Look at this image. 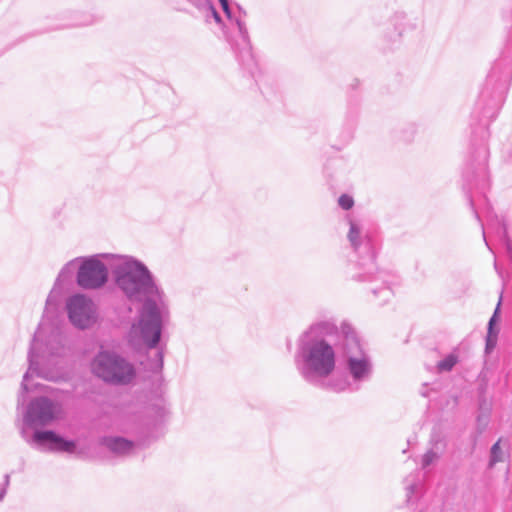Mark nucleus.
<instances>
[{
  "instance_id": "aec40b11",
  "label": "nucleus",
  "mask_w": 512,
  "mask_h": 512,
  "mask_svg": "<svg viewBox=\"0 0 512 512\" xmlns=\"http://www.w3.org/2000/svg\"><path fill=\"white\" fill-rule=\"evenodd\" d=\"M458 355L455 353L448 354L444 359L440 360L437 363V371L439 373L449 372L453 369V367L458 363Z\"/></svg>"
},
{
  "instance_id": "4468645a",
  "label": "nucleus",
  "mask_w": 512,
  "mask_h": 512,
  "mask_svg": "<svg viewBox=\"0 0 512 512\" xmlns=\"http://www.w3.org/2000/svg\"><path fill=\"white\" fill-rule=\"evenodd\" d=\"M102 444L112 453L118 456L131 455L136 446H145V441L134 442L121 436H107L102 439Z\"/></svg>"
},
{
  "instance_id": "a211bd4d",
  "label": "nucleus",
  "mask_w": 512,
  "mask_h": 512,
  "mask_svg": "<svg viewBox=\"0 0 512 512\" xmlns=\"http://www.w3.org/2000/svg\"><path fill=\"white\" fill-rule=\"evenodd\" d=\"M509 442L507 439L499 438L490 449V458L488 467L493 468L497 463L504 462Z\"/></svg>"
},
{
  "instance_id": "7c9ffc66",
  "label": "nucleus",
  "mask_w": 512,
  "mask_h": 512,
  "mask_svg": "<svg viewBox=\"0 0 512 512\" xmlns=\"http://www.w3.org/2000/svg\"><path fill=\"white\" fill-rule=\"evenodd\" d=\"M406 490H407V497H408V500L410 499L411 495L414 493V485H408L406 487Z\"/></svg>"
},
{
  "instance_id": "1a4fd4ad",
  "label": "nucleus",
  "mask_w": 512,
  "mask_h": 512,
  "mask_svg": "<svg viewBox=\"0 0 512 512\" xmlns=\"http://www.w3.org/2000/svg\"><path fill=\"white\" fill-rule=\"evenodd\" d=\"M112 253H99L91 256H80L79 267L76 273V284L84 290H98L103 288L110 275L108 256Z\"/></svg>"
},
{
  "instance_id": "0eeeda50",
  "label": "nucleus",
  "mask_w": 512,
  "mask_h": 512,
  "mask_svg": "<svg viewBox=\"0 0 512 512\" xmlns=\"http://www.w3.org/2000/svg\"><path fill=\"white\" fill-rule=\"evenodd\" d=\"M92 373L103 382L111 385L125 386L136 377L135 366L120 354L100 350L91 362Z\"/></svg>"
},
{
  "instance_id": "b1692460",
  "label": "nucleus",
  "mask_w": 512,
  "mask_h": 512,
  "mask_svg": "<svg viewBox=\"0 0 512 512\" xmlns=\"http://www.w3.org/2000/svg\"><path fill=\"white\" fill-rule=\"evenodd\" d=\"M500 305H501V298L499 299L498 304H497V306L495 308V311H494V313H493V315L490 318L489 323H488V333H490V334L498 333L497 331H494L493 326H494V324L496 322L497 315H498V312L500 310Z\"/></svg>"
},
{
  "instance_id": "393cba45",
  "label": "nucleus",
  "mask_w": 512,
  "mask_h": 512,
  "mask_svg": "<svg viewBox=\"0 0 512 512\" xmlns=\"http://www.w3.org/2000/svg\"><path fill=\"white\" fill-rule=\"evenodd\" d=\"M10 485V475L9 474H5L4 475V481L3 483L1 484L0 486V502L3 501L6 493H7V489Z\"/></svg>"
},
{
  "instance_id": "bb28decb",
  "label": "nucleus",
  "mask_w": 512,
  "mask_h": 512,
  "mask_svg": "<svg viewBox=\"0 0 512 512\" xmlns=\"http://www.w3.org/2000/svg\"><path fill=\"white\" fill-rule=\"evenodd\" d=\"M206 5L208 7V9L211 11L212 15H213V18L215 19V21L217 23H220L221 22V17L219 15V13L216 11V9L214 8V6L212 5V3L210 1H206Z\"/></svg>"
},
{
  "instance_id": "f8f14e48",
  "label": "nucleus",
  "mask_w": 512,
  "mask_h": 512,
  "mask_svg": "<svg viewBox=\"0 0 512 512\" xmlns=\"http://www.w3.org/2000/svg\"><path fill=\"white\" fill-rule=\"evenodd\" d=\"M66 310L71 324L85 330L97 322V308L91 298L84 294H74L66 301Z\"/></svg>"
},
{
  "instance_id": "473e14b6",
  "label": "nucleus",
  "mask_w": 512,
  "mask_h": 512,
  "mask_svg": "<svg viewBox=\"0 0 512 512\" xmlns=\"http://www.w3.org/2000/svg\"><path fill=\"white\" fill-rule=\"evenodd\" d=\"M64 27H65L64 25L63 26H57V27H55V29H61V28H64Z\"/></svg>"
},
{
  "instance_id": "6e6552de",
  "label": "nucleus",
  "mask_w": 512,
  "mask_h": 512,
  "mask_svg": "<svg viewBox=\"0 0 512 512\" xmlns=\"http://www.w3.org/2000/svg\"><path fill=\"white\" fill-rule=\"evenodd\" d=\"M487 159H488V151L485 145H480L476 151L473 160H469L467 162L465 169L463 171V178L465 182V188L468 189L467 199L469 201V205L476 217V219L480 222L483 237L487 247L492 251L489 242L486 240V232L484 229V225L480 219V214L478 211V207L476 204V200L471 193L472 189H476L479 191L483 199L485 200V191L489 188V175L487 168Z\"/></svg>"
},
{
  "instance_id": "412c9836",
  "label": "nucleus",
  "mask_w": 512,
  "mask_h": 512,
  "mask_svg": "<svg viewBox=\"0 0 512 512\" xmlns=\"http://www.w3.org/2000/svg\"><path fill=\"white\" fill-rule=\"evenodd\" d=\"M63 287L60 285H57V283H54L48 297L46 300V306L47 307H55L62 295Z\"/></svg>"
},
{
  "instance_id": "9b49d317",
  "label": "nucleus",
  "mask_w": 512,
  "mask_h": 512,
  "mask_svg": "<svg viewBox=\"0 0 512 512\" xmlns=\"http://www.w3.org/2000/svg\"><path fill=\"white\" fill-rule=\"evenodd\" d=\"M219 2L226 17L237 29V39H231L230 45L235 52L238 61L244 66H250L254 59L249 33L244 21L246 12L242 11L240 7H237L238 14L236 15L230 8L228 0H219Z\"/></svg>"
},
{
  "instance_id": "c756f323",
  "label": "nucleus",
  "mask_w": 512,
  "mask_h": 512,
  "mask_svg": "<svg viewBox=\"0 0 512 512\" xmlns=\"http://www.w3.org/2000/svg\"><path fill=\"white\" fill-rule=\"evenodd\" d=\"M157 356H158V367L159 368H162L163 367V353L161 351H158L157 352Z\"/></svg>"
},
{
  "instance_id": "2eb2a0df",
  "label": "nucleus",
  "mask_w": 512,
  "mask_h": 512,
  "mask_svg": "<svg viewBox=\"0 0 512 512\" xmlns=\"http://www.w3.org/2000/svg\"><path fill=\"white\" fill-rule=\"evenodd\" d=\"M487 229L493 231L498 239L502 242L505 250L512 261V241L507 236V228L502 219L496 215L488 214Z\"/></svg>"
},
{
  "instance_id": "f3484780",
  "label": "nucleus",
  "mask_w": 512,
  "mask_h": 512,
  "mask_svg": "<svg viewBox=\"0 0 512 512\" xmlns=\"http://www.w3.org/2000/svg\"><path fill=\"white\" fill-rule=\"evenodd\" d=\"M78 267H79V257H76V258L68 261L61 268V270L55 280V283H57V285H60L62 287H64L67 284H70L72 282L74 275L76 276Z\"/></svg>"
},
{
  "instance_id": "f03ea898",
  "label": "nucleus",
  "mask_w": 512,
  "mask_h": 512,
  "mask_svg": "<svg viewBox=\"0 0 512 512\" xmlns=\"http://www.w3.org/2000/svg\"><path fill=\"white\" fill-rule=\"evenodd\" d=\"M343 342V323L338 327L333 319L313 322L296 340L294 364L299 375L311 385L322 384L333 374Z\"/></svg>"
},
{
  "instance_id": "c85d7f7f",
  "label": "nucleus",
  "mask_w": 512,
  "mask_h": 512,
  "mask_svg": "<svg viewBox=\"0 0 512 512\" xmlns=\"http://www.w3.org/2000/svg\"><path fill=\"white\" fill-rule=\"evenodd\" d=\"M477 420L479 424H483L485 427L488 423V415H479Z\"/></svg>"
},
{
  "instance_id": "5701e85b",
  "label": "nucleus",
  "mask_w": 512,
  "mask_h": 512,
  "mask_svg": "<svg viewBox=\"0 0 512 512\" xmlns=\"http://www.w3.org/2000/svg\"><path fill=\"white\" fill-rule=\"evenodd\" d=\"M338 204L339 206L344 209V210H349L353 207L354 205V200L352 198V196L348 195V194H342L339 198H338Z\"/></svg>"
},
{
  "instance_id": "a878e982",
  "label": "nucleus",
  "mask_w": 512,
  "mask_h": 512,
  "mask_svg": "<svg viewBox=\"0 0 512 512\" xmlns=\"http://www.w3.org/2000/svg\"><path fill=\"white\" fill-rule=\"evenodd\" d=\"M496 341H497V333H493V334L488 333L487 334V338H486V351L487 352L494 349V347L496 346Z\"/></svg>"
},
{
  "instance_id": "39448f33",
  "label": "nucleus",
  "mask_w": 512,
  "mask_h": 512,
  "mask_svg": "<svg viewBox=\"0 0 512 512\" xmlns=\"http://www.w3.org/2000/svg\"><path fill=\"white\" fill-rule=\"evenodd\" d=\"M349 231L347 239L353 251L358 255V260L350 265L348 274L351 279L357 282H369L381 285H373L371 292L375 297L386 303L393 296L391 287V275L386 271H378L375 263V249L369 235L364 232L361 223L348 217Z\"/></svg>"
},
{
  "instance_id": "423d86ee",
  "label": "nucleus",
  "mask_w": 512,
  "mask_h": 512,
  "mask_svg": "<svg viewBox=\"0 0 512 512\" xmlns=\"http://www.w3.org/2000/svg\"><path fill=\"white\" fill-rule=\"evenodd\" d=\"M343 333L341 353L345 359V371L351 378L352 385L361 389L373 376V360L350 324L343 322Z\"/></svg>"
},
{
  "instance_id": "20e7f679",
  "label": "nucleus",
  "mask_w": 512,
  "mask_h": 512,
  "mask_svg": "<svg viewBox=\"0 0 512 512\" xmlns=\"http://www.w3.org/2000/svg\"><path fill=\"white\" fill-rule=\"evenodd\" d=\"M71 352L66 333L59 327L41 323L34 333L28 351V369L21 383V396L29 392V379L38 376L58 381L65 375L64 364Z\"/></svg>"
},
{
  "instance_id": "ddd939ff",
  "label": "nucleus",
  "mask_w": 512,
  "mask_h": 512,
  "mask_svg": "<svg viewBox=\"0 0 512 512\" xmlns=\"http://www.w3.org/2000/svg\"><path fill=\"white\" fill-rule=\"evenodd\" d=\"M21 437L28 445L36 449L47 447L50 451L66 452L69 454L77 453L75 441L67 440L52 430H35L29 433L23 427L21 429Z\"/></svg>"
},
{
  "instance_id": "dca6fc26",
  "label": "nucleus",
  "mask_w": 512,
  "mask_h": 512,
  "mask_svg": "<svg viewBox=\"0 0 512 512\" xmlns=\"http://www.w3.org/2000/svg\"><path fill=\"white\" fill-rule=\"evenodd\" d=\"M318 386L337 393L345 391L356 392L360 390L355 385H352V380L348 375H334L332 377L330 375L328 378L323 380L322 384H319Z\"/></svg>"
},
{
  "instance_id": "6ab92c4d",
  "label": "nucleus",
  "mask_w": 512,
  "mask_h": 512,
  "mask_svg": "<svg viewBox=\"0 0 512 512\" xmlns=\"http://www.w3.org/2000/svg\"><path fill=\"white\" fill-rule=\"evenodd\" d=\"M396 28L399 29V36H402L409 31L416 30L420 27V22L416 19L412 20L406 14H398L395 17Z\"/></svg>"
},
{
  "instance_id": "cd10ccee",
  "label": "nucleus",
  "mask_w": 512,
  "mask_h": 512,
  "mask_svg": "<svg viewBox=\"0 0 512 512\" xmlns=\"http://www.w3.org/2000/svg\"><path fill=\"white\" fill-rule=\"evenodd\" d=\"M503 155L504 157L509 160V161H512V144H506L504 147H503Z\"/></svg>"
},
{
  "instance_id": "4be33fe9",
  "label": "nucleus",
  "mask_w": 512,
  "mask_h": 512,
  "mask_svg": "<svg viewBox=\"0 0 512 512\" xmlns=\"http://www.w3.org/2000/svg\"><path fill=\"white\" fill-rule=\"evenodd\" d=\"M439 458V454L433 449L428 450L422 457V468H427Z\"/></svg>"
},
{
  "instance_id": "9d476101",
  "label": "nucleus",
  "mask_w": 512,
  "mask_h": 512,
  "mask_svg": "<svg viewBox=\"0 0 512 512\" xmlns=\"http://www.w3.org/2000/svg\"><path fill=\"white\" fill-rule=\"evenodd\" d=\"M62 414V405L46 396L36 397L29 402L23 414L22 426L29 433L30 429L50 425L59 419Z\"/></svg>"
},
{
  "instance_id": "7ed1b4c3",
  "label": "nucleus",
  "mask_w": 512,
  "mask_h": 512,
  "mask_svg": "<svg viewBox=\"0 0 512 512\" xmlns=\"http://www.w3.org/2000/svg\"><path fill=\"white\" fill-rule=\"evenodd\" d=\"M503 17L512 22V6L505 10ZM512 79V26L500 55L492 63L480 89L471 117L478 124L481 138L487 134L490 123L498 116L508 93ZM474 125V122L471 123Z\"/></svg>"
},
{
  "instance_id": "f257e3e1",
  "label": "nucleus",
  "mask_w": 512,
  "mask_h": 512,
  "mask_svg": "<svg viewBox=\"0 0 512 512\" xmlns=\"http://www.w3.org/2000/svg\"><path fill=\"white\" fill-rule=\"evenodd\" d=\"M110 275L115 287L131 303H142L138 321L128 334L129 346L139 351L143 347L155 348L162 334L166 296L149 268L137 258L116 254L108 256Z\"/></svg>"
},
{
  "instance_id": "2f4dec72",
  "label": "nucleus",
  "mask_w": 512,
  "mask_h": 512,
  "mask_svg": "<svg viewBox=\"0 0 512 512\" xmlns=\"http://www.w3.org/2000/svg\"><path fill=\"white\" fill-rule=\"evenodd\" d=\"M190 1L194 4V6H199V4L196 3L195 1H193V0H190Z\"/></svg>"
}]
</instances>
